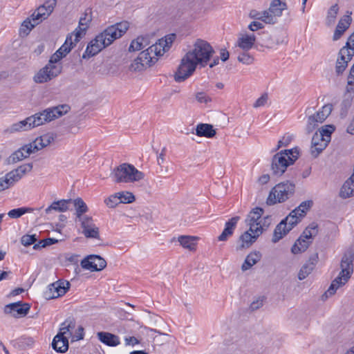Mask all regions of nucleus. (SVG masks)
<instances>
[{
  "label": "nucleus",
  "instance_id": "nucleus-49",
  "mask_svg": "<svg viewBox=\"0 0 354 354\" xmlns=\"http://www.w3.org/2000/svg\"><path fill=\"white\" fill-rule=\"evenodd\" d=\"M57 283H52L48 286V289L44 292V297L46 299H52L57 298L56 296L58 289L56 287Z\"/></svg>",
  "mask_w": 354,
  "mask_h": 354
},
{
  "label": "nucleus",
  "instance_id": "nucleus-20",
  "mask_svg": "<svg viewBox=\"0 0 354 354\" xmlns=\"http://www.w3.org/2000/svg\"><path fill=\"white\" fill-rule=\"evenodd\" d=\"M318 259L317 252L310 256L308 261L302 266L298 273V279L299 280L306 279L312 272L318 262Z\"/></svg>",
  "mask_w": 354,
  "mask_h": 354
},
{
  "label": "nucleus",
  "instance_id": "nucleus-7",
  "mask_svg": "<svg viewBox=\"0 0 354 354\" xmlns=\"http://www.w3.org/2000/svg\"><path fill=\"white\" fill-rule=\"evenodd\" d=\"M32 169V163L20 165L17 169L8 173L4 177L0 178V192L12 186L22 176Z\"/></svg>",
  "mask_w": 354,
  "mask_h": 354
},
{
  "label": "nucleus",
  "instance_id": "nucleus-42",
  "mask_svg": "<svg viewBox=\"0 0 354 354\" xmlns=\"http://www.w3.org/2000/svg\"><path fill=\"white\" fill-rule=\"evenodd\" d=\"M348 62L346 60V57L338 55L335 64V73L337 75H342L344 73L348 66Z\"/></svg>",
  "mask_w": 354,
  "mask_h": 354
},
{
  "label": "nucleus",
  "instance_id": "nucleus-38",
  "mask_svg": "<svg viewBox=\"0 0 354 354\" xmlns=\"http://www.w3.org/2000/svg\"><path fill=\"white\" fill-rule=\"evenodd\" d=\"M33 211L32 208L21 207L10 210L8 216L11 218H18L26 213H30Z\"/></svg>",
  "mask_w": 354,
  "mask_h": 354
},
{
  "label": "nucleus",
  "instance_id": "nucleus-13",
  "mask_svg": "<svg viewBox=\"0 0 354 354\" xmlns=\"http://www.w3.org/2000/svg\"><path fill=\"white\" fill-rule=\"evenodd\" d=\"M81 266L91 272L100 271L106 266V262L99 255L91 254L82 260Z\"/></svg>",
  "mask_w": 354,
  "mask_h": 354
},
{
  "label": "nucleus",
  "instance_id": "nucleus-46",
  "mask_svg": "<svg viewBox=\"0 0 354 354\" xmlns=\"http://www.w3.org/2000/svg\"><path fill=\"white\" fill-rule=\"evenodd\" d=\"M143 39L142 37H138L136 39L133 40L129 47V51L140 50L146 47V44L142 43Z\"/></svg>",
  "mask_w": 354,
  "mask_h": 354
},
{
  "label": "nucleus",
  "instance_id": "nucleus-28",
  "mask_svg": "<svg viewBox=\"0 0 354 354\" xmlns=\"http://www.w3.org/2000/svg\"><path fill=\"white\" fill-rule=\"evenodd\" d=\"M255 41L256 37L254 34H245L238 39L237 45L243 50L248 51L253 47Z\"/></svg>",
  "mask_w": 354,
  "mask_h": 354
},
{
  "label": "nucleus",
  "instance_id": "nucleus-16",
  "mask_svg": "<svg viewBox=\"0 0 354 354\" xmlns=\"http://www.w3.org/2000/svg\"><path fill=\"white\" fill-rule=\"evenodd\" d=\"M79 221L81 222L83 229L82 233L86 238H99V229L95 226L91 217L84 216Z\"/></svg>",
  "mask_w": 354,
  "mask_h": 354
},
{
  "label": "nucleus",
  "instance_id": "nucleus-63",
  "mask_svg": "<svg viewBox=\"0 0 354 354\" xmlns=\"http://www.w3.org/2000/svg\"><path fill=\"white\" fill-rule=\"evenodd\" d=\"M62 59V55H59L57 53L55 52L54 54L51 55L47 64L49 65L50 67L62 66L61 65L56 64Z\"/></svg>",
  "mask_w": 354,
  "mask_h": 354
},
{
  "label": "nucleus",
  "instance_id": "nucleus-10",
  "mask_svg": "<svg viewBox=\"0 0 354 354\" xmlns=\"http://www.w3.org/2000/svg\"><path fill=\"white\" fill-rule=\"evenodd\" d=\"M75 320L73 317H68L61 324L59 333L53 338V346L56 347L57 342L62 343L66 349H68V337H71L72 330L75 328Z\"/></svg>",
  "mask_w": 354,
  "mask_h": 354
},
{
  "label": "nucleus",
  "instance_id": "nucleus-22",
  "mask_svg": "<svg viewBox=\"0 0 354 354\" xmlns=\"http://www.w3.org/2000/svg\"><path fill=\"white\" fill-rule=\"evenodd\" d=\"M240 220V216H236L231 218L225 223V228L222 233L218 236L219 241H226L228 238L232 236L234 231L236 227L238 221Z\"/></svg>",
  "mask_w": 354,
  "mask_h": 354
},
{
  "label": "nucleus",
  "instance_id": "nucleus-47",
  "mask_svg": "<svg viewBox=\"0 0 354 354\" xmlns=\"http://www.w3.org/2000/svg\"><path fill=\"white\" fill-rule=\"evenodd\" d=\"M339 12V6L337 3L333 5L328 10L327 21L328 24H333L335 21L337 15Z\"/></svg>",
  "mask_w": 354,
  "mask_h": 354
},
{
  "label": "nucleus",
  "instance_id": "nucleus-4",
  "mask_svg": "<svg viewBox=\"0 0 354 354\" xmlns=\"http://www.w3.org/2000/svg\"><path fill=\"white\" fill-rule=\"evenodd\" d=\"M295 190V185L290 181L277 184L270 191L266 203L273 205L277 203H283L292 196Z\"/></svg>",
  "mask_w": 354,
  "mask_h": 354
},
{
  "label": "nucleus",
  "instance_id": "nucleus-19",
  "mask_svg": "<svg viewBox=\"0 0 354 354\" xmlns=\"http://www.w3.org/2000/svg\"><path fill=\"white\" fill-rule=\"evenodd\" d=\"M347 15H344L339 21L337 27L335 30L334 35L333 37V39L334 41H337L342 35L344 34V32L349 28L351 22H352V18L351 15H352L351 12L347 11Z\"/></svg>",
  "mask_w": 354,
  "mask_h": 354
},
{
  "label": "nucleus",
  "instance_id": "nucleus-44",
  "mask_svg": "<svg viewBox=\"0 0 354 354\" xmlns=\"http://www.w3.org/2000/svg\"><path fill=\"white\" fill-rule=\"evenodd\" d=\"M151 53L150 50L147 48L145 50H142L138 55V60L145 64V66L149 67L151 66L153 62V58L151 56Z\"/></svg>",
  "mask_w": 354,
  "mask_h": 354
},
{
  "label": "nucleus",
  "instance_id": "nucleus-24",
  "mask_svg": "<svg viewBox=\"0 0 354 354\" xmlns=\"http://www.w3.org/2000/svg\"><path fill=\"white\" fill-rule=\"evenodd\" d=\"M97 336L101 342L109 346H116L120 343L118 336L108 332H98Z\"/></svg>",
  "mask_w": 354,
  "mask_h": 354
},
{
  "label": "nucleus",
  "instance_id": "nucleus-25",
  "mask_svg": "<svg viewBox=\"0 0 354 354\" xmlns=\"http://www.w3.org/2000/svg\"><path fill=\"white\" fill-rule=\"evenodd\" d=\"M261 252L259 251H254L248 254L241 266V270L245 272L250 269L261 260Z\"/></svg>",
  "mask_w": 354,
  "mask_h": 354
},
{
  "label": "nucleus",
  "instance_id": "nucleus-26",
  "mask_svg": "<svg viewBox=\"0 0 354 354\" xmlns=\"http://www.w3.org/2000/svg\"><path fill=\"white\" fill-rule=\"evenodd\" d=\"M353 196H354V174L345 181L339 192V196L342 198H347Z\"/></svg>",
  "mask_w": 354,
  "mask_h": 354
},
{
  "label": "nucleus",
  "instance_id": "nucleus-14",
  "mask_svg": "<svg viewBox=\"0 0 354 354\" xmlns=\"http://www.w3.org/2000/svg\"><path fill=\"white\" fill-rule=\"evenodd\" d=\"M30 306L27 303L17 301L6 305L4 313L11 314L15 317H25L29 312Z\"/></svg>",
  "mask_w": 354,
  "mask_h": 354
},
{
  "label": "nucleus",
  "instance_id": "nucleus-21",
  "mask_svg": "<svg viewBox=\"0 0 354 354\" xmlns=\"http://www.w3.org/2000/svg\"><path fill=\"white\" fill-rule=\"evenodd\" d=\"M328 142V140H326L325 138H322L321 136H317V132H316L312 138L310 149L311 155L314 158H317L326 147Z\"/></svg>",
  "mask_w": 354,
  "mask_h": 354
},
{
  "label": "nucleus",
  "instance_id": "nucleus-17",
  "mask_svg": "<svg viewBox=\"0 0 354 354\" xmlns=\"http://www.w3.org/2000/svg\"><path fill=\"white\" fill-rule=\"evenodd\" d=\"M129 23L122 21L109 26L104 30V34L108 35L113 41L121 37L128 30Z\"/></svg>",
  "mask_w": 354,
  "mask_h": 354
},
{
  "label": "nucleus",
  "instance_id": "nucleus-48",
  "mask_svg": "<svg viewBox=\"0 0 354 354\" xmlns=\"http://www.w3.org/2000/svg\"><path fill=\"white\" fill-rule=\"evenodd\" d=\"M120 198V203H131L135 201L134 195L129 192H122L117 193Z\"/></svg>",
  "mask_w": 354,
  "mask_h": 354
},
{
  "label": "nucleus",
  "instance_id": "nucleus-5",
  "mask_svg": "<svg viewBox=\"0 0 354 354\" xmlns=\"http://www.w3.org/2000/svg\"><path fill=\"white\" fill-rule=\"evenodd\" d=\"M116 183H131L142 180L145 175L133 165L123 163L115 167L112 173Z\"/></svg>",
  "mask_w": 354,
  "mask_h": 354
},
{
  "label": "nucleus",
  "instance_id": "nucleus-64",
  "mask_svg": "<svg viewBox=\"0 0 354 354\" xmlns=\"http://www.w3.org/2000/svg\"><path fill=\"white\" fill-rule=\"evenodd\" d=\"M196 99L199 103L207 104L211 102V98L207 96L204 92H198L196 94Z\"/></svg>",
  "mask_w": 354,
  "mask_h": 354
},
{
  "label": "nucleus",
  "instance_id": "nucleus-61",
  "mask_svg": "<svg viewBox=\"0 0 354 354\" xmlns=\"http://www.w3.org/2000/svg\"><path fill=\"white\" fill-rule=\"evenodd\" d=\"M346 93H354V73L349 72L346 86Z\"/></svg>",
  "mask_w": 354,
  "mask_h": 354
},
{
  "label": "nucleus",
  "instance_id": "nucleus-53",
  "mask_svg": "<svg viewBox=\"0 0 354 354\" xmlns=\"http://www.w3.org/2000/svg\"><path fill=\"white\" fill-rule=\"evenodd\" d=\"M37 241V239L36 234H25L21 238V244L26 247L35 243Z\"/></svg>",
  "mask_w": 354,
  "mask_h": 354
},
{
  "label": "nucleus",
  "instance_id": "nucleus-1",
  "mask_svg": "<svg viewBox=\"0 0 354 354\" xmlns=\"http://www.w3.org/2000/svg\"><path fill=\"white\" fill-rule=\"evenodd\" d=\"M354 252L352 249L348 250L343 255L340 268L341 271L338 276L331 282L328 290L322 296V300L335 294L336 291L344 286L351 278L353 272Z\"/></svg>",
  "mask_w": 354,
  "mask_h": 354
},
{
  "label": "nucleus",
  "instance_id": "nucleus-27",
  "mask_svg": "<svg viewBox=\"0 0 354 354\" xmlns=\"http://www.w3.org/2000/svg\"><path fill=\"white\" fill-rule=\"evenodd\" d=\"M196 134L198 136L211 138L216 135V131L214 129L213 125L210 124L201 123L196 126Z\"/></svg>",
  "mask_w": 354,
  "mask_h": 354
},
{
  "label": "nucleus",
  "instance_id": "nucleus-55",
  "mask_svg": "<svg viewBox=\"0 0 354 354\" xmlns=\"http://www.w3.org/2000/svg\"><path fill=\"white\" fill-rule=\"evenodd\" d=\"M104 203L109 208H114L120 204V198L118 197V194L116 193L106 198L104 200Z\"/></svg>",
  "mask_w": 354,
  "mask_h": 354
},
{
  "label": "nucleus",
  "instance_id": "nucleus-62",
  "mask_svg": "<svg viewBox=\"0 0 354 354\" xmlns=\"http://www.w3.org/2000/svg\"><path fill=\"white\" fill-rule=\"evenodd\" d=\"M56 3V0H48L42 5V6H45L47 17L53 11Z\"/></svg>",
  "mask_w": 354,
  "mask_h": 354
},
{
  "label": "nucleus",
  "instance_id": "nucleus-41",
  "mask_svg": "<svg viewBox=\"0 0 354 354\" xmlns=\"http://www.w3.org/2000/svg\"><path fill=\"white\" fill-rule=\"evenodd\" d=\"M338 54L339 56L346 57V60L350 62L354 56V48L349 44V42H346V45L339 50Z\"/></svg>",
  "mask_w": 354,
  "mask_h": 354
},
{
  "label": "nucleus",
  "instance_id": "nucleus-35",
  "mask_svg": "<svg viewBox=\"0 0 354 354\" xmlns=\"http://www.w3.org/2000/svg\"><path fill=\"white\" fill-rule=\"evenodd\" d=\"M264 210L261 207H255L254 208L250 214L248 215L247 218L245 219V223H250L252 224L259 223V219L263 215Z\"/></svg>",
  "mask_w": 354,
  "mask_h": 354
},
{
  "label": "nucleus",
  "instance_id": "nucleus-23",
  "mask_svg": "<svg viewBox=\"0 0 354 354\" xmlns=\"http://www.w3.org/2000/svg\"><path fill=\"white\" fill-rule=\"evenodd\" d=\"M31 153H32L31 145L27 144L12 153L8 158V161L10 163H15L28 158Z\"/></svg>",
  "mask_w": 354,
  "mask_h": 354
},
{
  "label": "nucleus",
  "instance_id": "nucleus-30",
  "mask_svg": "<svg viewBox=\"0 0 354 354\" xmlns=\"http://www.w3.org/2000/svg\"><path fill=\"white\" fill-rule=\"evenodd\" d=\"M290 231V227H288L286 224L281 221L275 227L272 241L274 243H277L284 236H286Z\"/></svg>",
  "mask_w": 354,
  "mask_h": 354
},
{
  "label": "nucleus",
  "instance_id": "nucleus-18",
  "mask_svg": "<svg viewBox=\"0 0 354 354\" xmlns=\"http://www.w3.org/2000/svg\"><path fill=\"white\" fill-rule=\"evenodd\" d=\"M254 232L255 234L252 235L249 231H245L239 236L237 241L236 250L249 248L257 240L258 237L261 235V232L259 230L257 231L255 230Z\"/></svg>",
  "mask_w": 354,
  "mask_h": 354
},
{
  "label": "nucleus",
  "instance_id": "nucleus-8",
  "mask_svg": "<svg viewBox=\"0 0 354 354\" xmlns=\"http://www.w3.org/2000/svg\"><path fill=\"white\" fill-rule=\"evenodd\" d=\"M113 43V39L104 34V30L97 35L87 45L85 52L82 55L83 59H89L100 53L102 49Z\"/></svg>",
  "mask_w": 354,
  "mask_h": 354
},
{
  "label": "nucleus",
  "instance_id": "nucleus-31",
  "mask_svg": "<svg viewBox=\"0 0 354 354\" xmlns=\"http://www.w3.org/2000/svg\"><path fill=\"white\" fill-rule=\"evenodd\" d=\"M310 243V241L301 235L292 245L291 252L295 254L305 252L309 247Z\"/></svg>",
  "mask_w": 354,
  "mask_h": 354
},
{
  "label": "nucleus",
  "instance_id": "nucleus-57",
  "mask_svg": "<svg viewBox=\"0 0 354 354\" xmlns=\"http://www.w3.org/2000/svg\"><path fill=\"white\" fill-rule=\"evenodd\" d=\"M91 21V17H88L86 13H84V16L80 17L79 21V28H80L83 31H86L88 27V24Z\"/></svg>",
  "mask_w": 354,
  "mask_h": 354
},
{
  "label": "nucleus",
  "instance_id": "nucleus-59",
  "mask_svg": "<svg viewBox=\"0 0 354 354\" xmlns=\"http://www.w3.org/2000/svg\"><path fill=\"white\" fill-rule=\"evenodd\" d=\"M42 142L41 147H45L49 145L52 142L54 141V136L53 134H44L39 137V140Z\"/></svg>",
  "mask_w": 354,
  "mask_h": 354
},
{
  "label": "nucleus",
  "instance_id": "nucleus-6",
  "mask_svg": "<svg viewBox=\"0 0 354 354\" xmlns=\"http://www.w3.org/2000/svg\"><path fill=\"white\" fill-rule=\"evenodd\" d=\"M214 53L213 48L207 41L198 39L195 41L193 50H189L187 54H191L190 57L193 61L204 67Z\"/></svg>",
  "mask_w": 354,
  "mask_h": 354
},
{
  "label": "nucleus",
  "instance_id": "nucleus-11",
  "mask_svg": "<svg viewBox=\"0 0 354 354\" xmlns=\"http://www.w3.org/2000/svg\"><path fill=\"white\" fill-rule=\"evenodd\" d=\"M284 35L285 34L281 31L273 33L263 32L261 34L258 42L261 46L272 48L284 42Z\"/></svg>",
  "mask_w": 354,
  "mask_h": 354
},
{
  "label": "nucleus",
  "instance_id": "nucleus-54",
  "mask_svg": "<svg viewBox=\"0 0 354 354\" xmlns=\"http://www.w3.org/2000/svg\"><path fill=\"white\" fill-rule=\"evenodd\" d=\"M237 59L239 62H241L243 64L247 65H250L252 64L254 62V57L247 52H243L241 53L238 56Z\"/></svg>",
  "mask_w": 354,
  "mask_h": 354
},
{
  "label": "nucleus",
  "instance_id": "nucleus-29",
  "mask_svg": "<svg viewBox=\"0 0 354 354\" xmlns=\"http://www.w3.org/2000/svg\"><path fill=\"white\" fill-rule=\"evenodd\" d=\"M72 203V199L68 200H60L54 201L50 206H48L45 212L46 214H49L52 210L56 212H64L68 209L69 204Z\"/></svg>",
  "mask_w": 354,
  "mask_h": 354
},
{
  "label": "nucleus",
  "instance_id": "nucleus-36",
  "mask_svg": "<svg viewBox=\"0 0 354 354\" xmlns=\"http://www.w3.org/2000/svg\"><path fill=\"white\" fill-rule=\"evenodd\" d=\"M301 218L302 217L299 215L298 212L294 214L292 210L282 221L288 227H290L291 230L300 221Z\"/></svg>",
  "mask_w": 354,
  "mask_h": 354
},
{
  "label": "nucleus",
  "instance_id": "nucleus-2",
  "mask_svg": "<svg viewBox=\"0 0 354 354\" xmlns=\"http://www.w3.org/2000/svg\"><path fill=\"white\" fill-rule=\"evenodd\" d=\"M299 158L297 148L284 149L277 153L272 159L271 170L273 176H281L288 166L292 165Z\"/></svg>",
  "mask_w": 354,
  "mask_h": 354
},
{
  "label": "nucleus",
  "instance_id": "nucleus-39",
  "mask_svg": "<svg viewBox=\"0 0 354 354\" xmlns=\"http://www.w3.org/2000/svg\"><path fill=\"white\" fill-rule=\"evenodd\" d=\"M353 99V95L351 93H348L345 95L344 99L342 100L341 103V115L346 116L348 109L351 106L352 102Z\"/></svg>",
  "mask_w": 354,
  "mask_h": 354
},
{
  "label": "nucleus",
  "instance_id": "nucleus-60",
  "mask_svg": "<svg viewBox=\"0 0 354 354\" xmlns=\"http://www.w3.org/2000/svg\"><path fill=\"white\" fill-rule=\"evenodd\" d=\"M146 67H147V66H145V64H143L142 62H140V60H138V57H137L136 59H134L133 62L131 64L130 69L131 71H140L143 70Z\"/></svg>",
  "mask_w": 354,
  "mask_h": 354
},
{
  "label": "nucleus",
  "instance_id": "nucleus-3",
  "mask_svg": "<svg viewBox=\"0 0 354 354\" xmlns=\"http://www.w3.org/2000/svg\"><path fill=\"white\" fill-rule=\"evenodd\" d=\"M70 106L67 104H61L38 112L30 116L32 119V127L34 128L59 118L67 113L70 111Z\"/></svg>",
  "mask_w": 354,
  "mask_h": 354
},
{
  "label": "nucleus",
  "instance_id": "nucleus-33",
  "mask_svg": "<svg viewBox=\"0 0 354 354\" xmlns=\"http://www.w3.org/2000/svg\"><path fill=\"white\" fill-rule=\"evenodd\" d=\"M196 237L190 236H180L178 237V241L180 244L185 248H187L191 251L196 250Z\"/></svg>",
  "mask_w": 354,
  "mask_h": 354
},
{
  "label": "nucleus",
  "instance_id": "nucleus-51",
  "mask_svg": "<svg viewBox=\"0 0 354 354\" xmlns=\"http://www.w3.org/2000/svg\"><path fill=\"white\" fill-rule=\"evenodd\" d=\"M335 127L333 125H326L324 127H322L321 129L319 130V133H317V136H321L322 138H324V137H326L328 138V141L330 138V136L332 133L334 131Z\"/></svg>",
  "mask_w": 354,
  "mask_h": 354
},
{
  "label": "nucleus",
  "instance_id": "nucleus-34",
  "mask_svg": "<svg viewBox=\"0 0 354 354\" xmlns=\"http://www.w3.org/2000/svg\"><path fill=\"white\" fill-rule=\"evenodd\" d=\"M72 202H73L75 207L77 218L78 221H80L84 218L82 214L88 211V207L81 198H77L73 201L72 200Z\"/></svg>",
  "mask_w": 354,
  "mask_h": 354
},
{
  "label": "nucleus",
  "instance_id": "nucleus-45",
  "mask_svg": "<svg viewBox=\"0 0 354 354\" xmlns=\"http://www.w3.org/2000/svg\"><path fill=\"white\" fill-rule=\"evenodd\" d=\"M176 36L175 34H169L165 36V38L160 39V44H163V52H167L169 50L172 43L174 41Z\"/></svg>",
  "mask_w": 354,
  "mask_h": 354
},
{
  "label": "nucleus",
  "instance_id": "nucleus-15",
  "mask_svg": "<svg viewBox=\"0 0 354 354\" xmlns=\"http://www.w3.org/2000/svg\"><path fill=\"white\" fill-rule=\"evenodd\" d=\"M324 110L327 111V113H324V111H321L308 117V124L306 125V131L308 133L312 132L318 125V123H322L330 115L332 109L330 105H325L324 106Z\"/></svg>",
  "mask_w": 354,
  "mask_h": 354
},
{
  "label": "nucleus",
  "instance_id": "nucleus-12",
  "mask_svg": "<svg viewBox=\"0 0 354 354\" xmlns=\"http://www.w3.org/2000/svg\"><path fill=\"white\" fill-rule=\"evenodd\" d=\"M62 66L50 67L46 64L40 69L34 76L33 79L36 83H44L57 77L62 72Z\"/></svg>",
  "mask_w": 354,
  "mask_h": 354
},
{
  "label": "nucleus",
  "instance_id": "nucleus-32",
  "mask_svg": "<svg viewBox=\"0 0 354 354\" xmlns=\"http://www.w3.org/2000/svg\"><path fill=\"white\" fill-rule=\"evenodd\" d=\"M287 8L286 3L281 2L280 0H272L270 3L269 10L272 16L276 19L282 14V11Z\"/></svg>",
  "mask_w": 354,
  "mask_h": 354
},
{
  "label": "nucleus",
  "instance_id": "nucleus-37",
  "mask_svg": "<svg viewBox=\"0 0 354 354\" xmlns=\"http://www.w3.org/2000/svg\"><path fill=\"white\" fill-rule=\"evenodd\" d=\"M318 234V225L316 223H310L302 232L301 235L304 239H312Z\"/></svg>",
  "mask_w": 354,
  "mask_h": 354
},
{
  "label": "nucleus",
  "instance_id": "nucleus-58",
  "mask_svg": "<svg viewBox=\"0 0 354 354\" xmlns=\"http://www.w3.org/2000/svg\"><path fill=\"white\" fill-rule=\"evenodd\" d=\"M29 18L32 23L37 22L38 25L43 19L47 18V16L46 14H40L39 12L35 10Z\"/></svg>",
  "mask_w": 354,
  "mask_h": 354
},
{
  "label": "nucleus",
  "instance_id": "nucleus-40",
  "mask_svg": "<svg viewBox=\"0 0 354 354\" xmlns=\"http://www.w3.org/2000/svg\"><path fill=\"white\" fill-rule=\"evenodd\" d=\"M313 205V202L311 200L303 201L297 207L293 209V213L296 214L298 212L300 216L304 217Z\"/></svg>",
  "mask_w": 354,
  "mask_h": 354
},
{
  "label": "nucleus",
  "instance_id": "nucleus-56",
  "mask_svg": "<svg viewBox=\"0 0 354 354\" xmlns=\"http://www.w3.org/2000/svg\"><path fill=\"white\" fill-rule=\"evenodd\" d=\"M261 21L266 24H274L276 22V19L272 16V13H270V10H264L261 12Z\"/></svg>",
  "mask_w": 354,
  "mask_h": 354
},
{
  "label": "nucleus",
  "instance_id": "nucleus-9",
  "mask_svg": "<svg viewBox=\"0 0 354 354\" xmlns=\"http://www.w3.org/2000/svg\"><path fill=\"white\" fill-rule=\"evenodd\" d=\"M191 54H185L182 58L180 65L174 75V80L177 82H182L191 76L195 71L196 66V62L190 57Z\"/></svg>",
  "mask_w": 354,
  "mask_h": 354
},
{
  "label": "nucleus",
  "instance_id": "nucleus-43",
  "mask_svg": "<svg viewBox=\"0 0 354 354\" xmlns=\"http://www.w3.org/2000/svg\"><path fill=\"white\" fill-rule=\"evenodd\" d=\"M37 25V22L32 23L30 18H27L21 24L20 28V35L22 36H26L29 34L30 31Z\"/></svg>",
  "mask_w": 354,
  "mask_h": 354
},
{
  "label": "nucleus",
  "instance_id": "nucleus-52",
  "mask_svg": "<svg viewBox=\"0 0 354 354\" xmlns=\"http://www.w3.org/2000/svg\"><path fill=\"white\" fill-rule=\"evenodd\" d=\"M163 47V44H160V41L159 39L158 41L156 42L155 44H153L151 46H149L148 49L150 50L151 53H153L156 56H161L165 53L162 51Z\"/></svg>",
  "mask_w": 354,
  "mask_h": 354
},
{
  "label": "nucleus",
  "instance_id": "nucleus-50",
  "mask_svg": "<svg viewBox=\"0 0 354 354\" xmlns=\"http://www.w3.org/2000/svg\"><path fill=\"white\" fill-rule=\"evenodd\" d=\"M55 283H57L56 287L58 289V292H57L56 296H58V297L64 295L70 288V283L68 281L58 280Z\"/></svg>",
  "mask_w": 354,
  "mask_h": 354
}]
</instances>
